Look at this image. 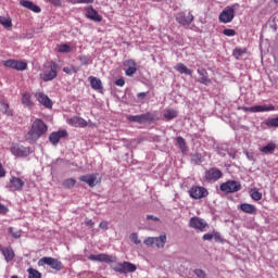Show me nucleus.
<instances>
[{"mask_svg": "<svg viewBox=\"0 0 278 278\" xmlns=\"http://www.w3.org/2000/svg\"><path fill=\"white\" fill-rule=\"evenodd\" d=\"M49 127L45 122L40 118H37L33 122L29 131L25 135V140L28 141L29 144H36L45 134H47Z\"/></svg>", "mask_w": 278, "mask_h": 278, "instance_id": "obj_1", "label": "nucleus"}, {"mask_svg": "<svg viewBox=\"0 0 278 278\" xmlns=\"http://www.w3.org/2000/svg\"><path fill=\"white\" fill-rule=\"evenodd\" d=\"M39 77L42 79V81H53V79L58 77V63L50 61L43 64Z\"/></svg>", "mask_w": 278, "mask_h": 278, "instance_id": "obj_2", "label": "nucleus"}, {"mask_svg": "<svg viewBox=\"0 0 278 278\" xmlns=\"http://www.w3.org/2000/svg\"><path fill=\"white\" fill-rule=\"evenodd\" d=\"M156 116L155 113L148 112L141 115H129L127 119L129 123H139V125H142V123H153Z\"/></svg>", "mask_w": 278, "mask_h": 278, "instance_id": "obj_3", "label": "nucleus"}, {"mask_svg": "<svg viewBox=\"0 0 278 278\" xmlns=\"http://www.w3.org/2000/svg\"><path fill=\"white\" fill-rule=\"evenodd\" d=\"M236 4L231 7H226L219 14L218 21L219 23H231L233 18H236Z\"/></svg>", "mask_w": 278, "mask_h": 278, "instance_id": "obj_4", "label": "nucleus"}, {"mask_svg": "<svg viewBox=\"0 0 278 278\" xmlns=\"http://www.w3.org/2000/svg\"><path fill=\"white\" fill-rule=\"evenodd\" d=\"M219 189L226 194H232L233 192H240V190H242V185H240V182L236 180H228L226 182H223Z\"/></svg>", "mask_w": 278, "mask_h": 278, "instance_id": "obj_5", "label": "nucleus"}, {"mask_svg": "<svg viewBox=\"0 0 278 278\" xmlns=\"http://www.w3.org/2000/svg\"><path fill=\"white\" fill-rule=\"evenodd\" d=\"M10 151L15 157H27L31 154V149L29 147H24L18 143H13Z\"/></svg>", "mask_w": 278, "mask_h": 278, "instance_id": "obj_6", "label": "nucleus"}, {"mask_svg": "<svg viewBox=\"0 0 278 278\" xmlns=\"http://www.w3.org/2000/svg\"><path fill=\"white\" fill-rule=\"evenodd\" d=\"M188 193L191 199H195V200L205 199L206 197L210 195V191H207L205 187H201V186H192L189 189Z\"/></svg>", "mask_w": 278, "mask_h": 278, "instance_id": "obj_7", "label": "nucleus"}, {"mask_svg": "<svg viewBox=\"0 0 278 278\" xmlns=\"http://www.w3.org/2000/svg\"><path fill=\"white\" fill-rule=\"evenodd\" d=\"M88 260H90V262H103L104 264H114L116 263L117 258L114 255L101 253V254H90L88 256Z\"/></svg>", "mask_w": 278, "mask_h": 278, "instance_id": "obj_8", "label": "nucleus"}, {"mask_svg": "<svg viewBox=\"0 0 278 278\" xmlns=\"http://www.w3.org/2000/svg\"><path fill=\"white\" fill-rule=\"evenodd\" d=\"M238 110H242V112H251L255 114L257 112H275V105H254V106H239Z\"/></svg>", "mask_w": 278, "mask_h": 278, "instance_id": "obj_9", "label": "nucleus"}, {"mask_svg": "<svg viewBox=\"0 0 278 278\" xmlns=\"http://www.w3.org/2000/svg\"><path fill=\"white\" fill-rule=\"evenodd\" d=\"M39 264H46L47 266H50V268H52L53 270H62V268H64V265H62V262L51 256H45L40 258Z\"/></svg>", "mask_w": 278, "mask_h": 278, "instance_id": "obj_10", "label": "nucleus"}, {"mask_svg": "<svg viewBox=\"0 0 278 278\" xmlns=\"http://www.w3.org/2000/svg\"><path fill=\"white\" fill-rule=\"evenodd\" d=\"M25 188V181L16 176H11L9 180V190L11 192H21Z\"/></svg>", "mask_w": 278, "mask_h": 278, "instance_id": "obj_11", "label": "nucleus"}, {"mask_svg": "<svg viewBox=\"0 0 278 278\" xmlns=\"http://www.w3.org/2000/svg\"><path fill=\"white\" fill-rule=\"evenodd\" d=\"M3 66L7 68H13L14 71H27V62L25 61L10 59L3 62Z\"/></svg>", "mask_w": 278, "mask_h": 278, "instance_id": "obj_12", "label": "nucleus"}, {"mask_svg": "<svg viewBox=\"0 0 278 278\" xmlns=\"http://www.w3.org/2000/svg\"><path fill=\"white\" fill-rule=\"evenodd\" d=\"M138 267L134 265V263L129 262H123L118 263L116 267H114L115 273H121V274H127V273H136Z\"/></svg>", "mask_w": 278, "mask_h": 278, "instance_id": "obj_13", "label": "nucleus"}, {"mask_svg": "<svg viewBox=\"0 0 278 278\" xmlns=\"http://www.w3.org/2000/svg\"><path fill=\"white\" fill-rule=\"evenodd\" d=\"M34 97L37 99L40 105H43V108H47L48 110L53 108V101H51V98H49V96L45 94L43 92L37 91L34 93Z\"/></svg>", "mask_w": 278, "mask_h": 278, "instance_id": "obj_14", "label": "nucleus"}, {"mask_svg": "<svg viewBox=\"0 0 278 278\" xmlns=\"http://www.w3.org/2000/svg\"><path fill=\"white\" fill-rule=\"evenodd\" d=\"M206 181H218L223 177V172L216 167H211L204 175Z\"/></svg>", "mask_w": 278, "mask_h": 278, "instance_id": "obj_15", "label": "nucleus"}, {"mask_svg": "<svg viewBox=\"0 0 278 278\" xmlns=\"http://www.w3.org/2000/svg\"><path fill=\"white\" fill-rule=\"evenodd\" d=\"M86 16L89 18V21H93V23H101L103 21V16L99 14L97 10H94V7L89 5L86 8Z\"/></svg>", "mask_w": 278, "mask_h": 278, "instance_id": "obj_16", "label": "nucleus"}, {"mask_svg": "<svg viewBox=\"0 0 278 278\" xmlns=\"http://www.w3.org/2000/svg\"><path fill=\"white\" fill-rule=\"evenodd\" d=\"M124 66L127 67V70L125 71L127 77H134V75H136V73L138 72V65L136 64V61L134 59L124 61Z\"/></svg>", "mask_w": 278, "mask_h": 278, "instance_id": "obj_17", "label": "nucleus"}, {"mask_svg": "<svg viewBox=\"0 0 278 278\" xmlns=\"http://www.w3.org/2000/svg\"><path fill=\"white\" fill-rule=\"evenodd\" d=\"M67 125H71V127H88V122L84 119V117L79 116H73L66 119Z\"/></svg>", "mask_w": 278, "mask_h": 278, "instance_id": "obj_18", "label": "nucleus"}, {"mask_svg": "<svg viewBox=\"0 0 278 278\" xmlns=\"http://www.w3.org/2000/svg\"><path fill=\"white\" fill-rule=\"evenodd\" d=\"M176 21L179 23V25H190L192 21H194V15H192L190 12L188 14L181 12L177 14Z\"/></svg>", "mask_w": 278, "mask_h": 278, "instance_id": "obj_19", "label": "nucleus"}, {"mask_svg": "<svg viewBox=\"0 0 278 278\" xmlns=\"http://www.w3.org/2000/svg\"><path fill=\"white\" fill-rule=\"evenodd\" d=\"M97 177H99V174H89V175H83L79 176V181H84V184H87L89 188H94L97 186Z\"/></svg>", "mask_w": 278, "mask_h": 278, "instance_id": "obj_20", "label": "nucleus"}, {"mask_svg": "<svg viewBox=\"0 0 278 278\" xmlns=\"http://www.w3.org/2000/svg\"><path fill=\"white\" fill-rule=\"evenodd\" d=\"M189 227H191V229H198L199 231H203V229L207 227V223L200 217H192L189 222Z\"/></svg>", "mask_w": 278, "mask_h": 278, "instance_id": "obj_21", "label": "nucleus"}, {"mask_svg": "<svg viewBox=\"0 0 278 278\" xmlns=\"http://www.w3.org/2000/svg\"><path fill=\"white\" fill-rule=\"evenodd\" d=\"M66 136H68V131L66 130H59V131H54L49 136V140L51 142V144H59L60 140H62V138H66Z\"/></svg>", "mask_w": 278, "mask_h": 278, "instance_id": "obj_22", "label": "nucleus"}, {"mask_svg": "<svg viewBox=\"0 0 278 278\" xmlns=\"http://www.w3.org/2000/svg\"><path fill=\"white\" fill-rule=\"evenodd\" d=\"M0 252L2 253L5 262H13L14 257H16V253H14V249L12 247H0Z\"/></svg>", "mask_w": 278, "mask_h": 278, "instance_id": "obj_23", "label": "nucleus"}, {"mask_svg": "<svg viewBox=\"0 0 278 278\" xmlns=\"http://www.w3.org/2000/svg\"><path fill=\"white\" fill-rule=\"evenodd\" d=\"M20 5H22V8H26V10H30V12H35V14H40V12H42L40 7L29 0H21Z\"/></svg>", "mask_w": 278, "mask_h": 278, "instance_id": "obj_24", "label": "nucleus"}, {"mask_svg": "<svg viewBox=\"0 0 278 278\" xmlns=\"http://www.w3.org/2000/svg\"><path fill=\"white\" fill-rule=\"evenodd\" d=\"M198 75H200V78L198 79L199 84H203L204 86H207L208 84H212V79H210V75L207 74V70L205 68H198Z\"/></svg>", "mask_w": 278, "mask_h": 278, "instance_id": "obj_25", "label": "nucleus"}, {"mask_svg": "<svg viewBox=\"0 0 278 278\" xmlns=\"http://www.w3.org/2000/svg\"><path fill=\"white\" fill-rule=\"evenodd\" d=\"M239 210L243 212L244 214H257V208L255 205L250 203H242L239 205Z\"/></svg>", "mask_w": 278, "mask_h": 278, "instance_id": "obj_26", "label": "nucleus"}, {"mask_svg": "<svg viewBox=\"0 0 278 278\" xmlns=\"http://www.w3.org/2000/svg\"><path fill=\"white\" fill-rule=\"evenodd\" d=\"M89 81L92 90H103V83L101 81V79L94 76H90Z\"/></svg>", "mask_w": 278, "mask_h": 278, "instance_id": "obj_27", "label": "nucleus"}, {"mask_svg": "<svg viewBox=\"0 0 278 278\" xmlns=\"http://www.w3.org/2000/svg\"><path fill=\"white\" fill-rule=\"evenodd\" d=\"M0 112L5 114V116H14V113L10 109V103H8L5 100L0 101Z\"/></svg>", "mask_w": 278, "mask_h": 278, "instance_id": "obj_28", "label": "nucleus"}, {"mask_svg": "<svg viewBox=\"0 0 278 278\" xmlns=\"http://www.w3.org/2000/svg\"><path fill=\"white\" fill-rule=\"evenodd\" d=\"M163 116L166 121H173V118H177V116H179V112L175 109H165Z\"/></svg>", "mask_w": 278, "mask_h": 278, "instance_id": "obj_29", "label": "nucleus"}, {"mask_svg": "<svg viewBox=\"0 0 278 278\" xmlns=\"http://www.w3.org/2000/svg\"><path fill=\"white\" fill-rule=\"evenodd\" d=\"M174 68L180 73V75H192L193 73L192 70L188 68L184 63H178Z\"/></svg>", "mask_w": 278, "mask_h": 278, "instance_id": "obj_30", "label": "nucleus"}, {"mask_svg": "<svg viewBox=\"0 0 278 278\" xmlns=\"http://www.w3.org/2000/svg\"><path fill=\"white\" fill-rule=\"evenodd\" d=\"M22 104L25 105V108H34V101L31 100V93H29V92L23 93Z\"/></svg>", "mask_w": 278, "mask_h": 278, "instance_id": "obj_31", "label": "nucleus"}, {"mask_svg": "<svg viewBox=\"0 0 278 278\" xmlns=\"http://www.w3.org/2000/svg\"><path fill=\"white\" fill-rule=\"evenodd\" d=\"M275 149H277V144L274 142H269L267 146H264L260 149L261 153H265V155H270L275 153Z\"/></svg>", "mask_w": 278, "mask_h": 278, "instance_id": "obj_32", "label": "nucleus"}, {"mask_svg": "<svg viewBox=\"0 0 278 278\" xmlns=\"http://www.w3.org/2000/svg\"><path fill=\"white\" fill-rule=\"evenodd\" d=\"M165 245H166V235L154 237V247L156 249H164Z\"/></svg>", "mask_w": 278, "mask_h": 278, "instance_id": "obj_33", "label": "nucleus"}, {"mask_svg": "<svg viewBox=\"0 0 278 278\" xmlns=\"http://www.w3.org/2000/svg\"><path fill=\"white\" fill-rule=\"evenodd\" d=\"M0 25L4 27L5 29H11L12 27V17H10L9 14L7 16H1L0 15Z\"/></svg>", "mask_w": 278, "mask_h": 278, "instance_id": "obj_34", "label": "nucleus"}, {"mask_svg": "<svg viewBox=\"0 0 278 278\" xmlns=\"http://www.w3.org/2000/svg\"><path fill=\"white\" fill-rule=\"evenodd\" d=\"M27 273H28V278H42V274H40L38 269L30 267L27 269Z\"/></svg>", "mask_w": 278, "mask_h": 278, "instance_id": "obj_35", "label": "nucleus"}, {"mask_svg": "<svg viewBox=\"0 0 278 278\" xmlns=\"http://www.w3.org/2000/svg\"><path fill=\"white\" fill-rule=\"evenodd\" d=\"M250 197L253 199V201H262V192H260L257 189H252Z\"/></svg>", "mask_w": 278, "mask_h": 278, "instance_id": "obj_36", "label": "nucleus"}, {"mask_svg": "<svg viewBox=\"0 0 278 278\" xmlns=\"http://www.w3.org/2000/svg\"><path fill=\"white\" fill-rule=\"evenodd\" d=\"M77 180L75 178H67L63 181V188H75Z\"/></svg>", "mask_w": 278, "mask_h": 278, "instance_id": "obj_37", "label": "nucleus"}, {"mask_svg": "<svg viewBox=\"0 0 278 278\" xmlns=\"http://www.w3.org/2000/svg\"><path fill=\"white\" fill-rule=\"evenodd\" d=\"M59 53H71V46L67 43H62L58 46Z\"/></svg>", "mask_w": 278, "mask_h": 278, "instance_id": "obj_38", "label": "nucleus"}, {"mask_svg": "<svg viewBox=\"0 0 278 278\" xmlns=\"http://www.w3.org/2000/svg\"><path fill=\"white\" fill-rule=\"evenodd\" d=\"M8 231H9V233H10V236H12V238H15V240L18 239V238H21V236L23 235V231H21V230H14L13 227H10V228L8 229Z\"/></svg>", "mask_w": 278, "mask_h": 278, "instance_id": "obj_39", "label": "nucleus"}, {"mask_svg": "<svg viewBox=\"0 0 278 278\" xmlns=\"http://www.w3.org/2000/svg\"><path fill=\"white\" fill-rule=\"evenodd\" d=\"M177 144L179 146V149H181V151H186L187 147H186V139H184V137H177Z\"/></svg>", "mask_w": 278, "mask_h": 278, "instance_id": "obj_40", "label": "nucleus"}, {"mask_svg": "<svg viewBox=\"0 0 278 278\" xmlns=\"http://www.w3.org/2000/svg\"><path fill=\"white\" fill-rule=\"evenodd\" d=\"M78 60H79L81 66H88V64H90V58H88L86 55L78 56Z\"/></svg>", "mask_w": 278, "mask_h": 278, "instance_id": "obj_41", "label": "nucleus"}, {"mask_svg": "<svg viewBox=\"0 0 278 278\" xmlns=\"http://www.w3.org/2000/svg\"><path fill=\"white\" fill-rule=\"evenodd\" d=\"M266 125L267 127H278V117L267 119Z\"/></svg>", "mask_w": 278, "mask_h": 278, "instance_id": "obj_42", "label": "nucleus"}, {"mask_svg": "<svg viewBox=\"0 0 278 278\" xmlns=\"http://www.w3.org/2000/svg\"><path fill=\"white\" fill-rule=\"evenodd\" d=\"M143 244H146V247H153L155 244V237H148L144 239Z\"/></svg>", "mask_w": 278, "mask_h": 278, "instance_id": "obj_43", "label": "nucleus"}, {"mask_svg": "<svg viewBox=\"0 0 278 278\" xmlns=\"http://www.w3.org/2000/svg\"><path fill=\"white\" fill-rule=\"evenodd\" d=\"M63 73H66V75H73V73H77V68H75L74 65L70 67H63Z\"/></svg>", "mask_w": 278, "mask_h": 278, "instance_id": "obj_44", "label": "nucleus"}, {"mask_svg": "<svg viewBox=\"0 0 278 278\" xmlns=\"http://www.w3.org/2000/svg\"><path fill=\"white\" fill-rule=\"evenodd\" d=\"M224 36H228L229 38L236 36V30L231 28H225L223 30Z\"/></svg>", "mask_w": 278, "mask_h": 278, "instance_id": "obj_45", "label": "nucleus"}, {"mask_svg": "<svg viewBox=\"0 0 278 278\" xmlns=\"http://www.w3.org/2000/svg\"><path fill=\"white\" fill-rule=\"evenodd\" d=\"M193 273L198 278H207V274L203 269H194Z\"/></svg>", "mask_w": 278, "mask_h": 278, "instance_id": "obj_46", "label": "nucleus"}, {"mask_svg": "<svg viewBox=\"0 0 278 278\" xmlns=\"http://www.w3.org/2000/svg\"><path fill=\"white\" fill-rule=\"evenodd\" d=\"M68 3H72L73 5L77 3H94V0H67Z\"/></svg>", "mask_w": 278, "mask_h": 278, "instance_id": "obj_47", "label": "nucleus"}, {"mask_svg": "<svg viewBox=\"0 0 278 278\" xmlns=\"http://www.w3.org/2000/svg\"><path fill=\"white\" fill-rule=\"evenodd\" d=\"M130 240H131V242H134V244H140V242H141L136 232H132L130 235Z\"/></svg>", "mask_w": 278, "mask_h": 278, "instance_id": "obj_48", "label": "nucleus"}, {"mask_svg": "<svg viewBox=\"0 0 278 278\" xmlns=\"http://www.w3.org/2000/svg\"><path fill=\"white\" fill-rule=\"evenodd\" d=\"M49 3L55 5L56 8H62V0H48Z\"/></svg>", "mask_w": 278, "mask_h": 278, "instance_id": "obj_49", "label": "nucleus"}, {"mask_svg": "<svg viewBox=\"0 0 278 278\" xmlns=\"http://www.w3.org/2000/svg\"><path fill=\"white\" fill-rule=\"evenodd\" d=\"M7 212H10V210L0 202V214L5 215Z\"/></svg>", "mask_w": 278, "mask_h": 278, "instance_id": "obj_50", "label": "nucleus"}, {"mask_svg": "<svg viewBox=\"0 0 278 278\" xmlns=\"http://www.w3.org/2000/svg\"><path fill=\"white\" fill-rule=\"evenodd\" d=\"M202 240H207V241L214 240V232L203 235Z\"/></svg>", "mask_w": 278, "mask_h": 278, "instance_id": "obj_51", "label": "nucleus"}, {"mask_svg": "<svg viewBox=\"0 0 278 278\" xmlns=\"http://www.w3.org/2000/svg\"><path fill=\"white\" fill-rule=\"evenodd\" d=\"M233 55H239V56L244 55V50H242L241 48H236L233 50Z\"/></svg>", "mask_w": 278, "mask_h": 278, "instance_id": "obj_52", "label": "nucleus"}, {"mask_svg": "<svg viewBox=\"0 0 278 278\" xmlns=\"http://www.w3.org/2000/svg\"><path fill=\"white\" fill-rule=\"evenodd\" d=\"M85 225L86 227H89L90 229H92V227H94V222H92V219H85Z\"/></svg>", "mask_w": 278, "mask_h": 278, "instance_id": "obj_53", "label": "nucleus"}, {"mask_svg": "<svg viewBox=\"0 0 278 278\" xmlns=\"http://www.w3.org/2000/svg\"><path fill=\"white\" fill-rule=\"evenodd\" d=\"M99 228H100V229H103L104 231H106V229H109V224H108V222H101V223L99 224Z\"/></svg>", "mask_w": 278, "mask_h": 278, "instance_id": "obj_54", "label": "nucleus"}, {"mask_svg": "<svg viewBox=\"0 0 278 278\" xmlns=\"http://www.w3.org/2000/svg\"><path fill=\"white\" fill-rule=\"evenodd\" d=\"M115 85L119 86V88H123V86H125V78L117 79Z\"/></svg>", "mask_w": 278, "mask_h": 278, "instance_id": "obj_55", "label": "nucleus"}, {"mask_svg": "<svg viewBox=\"0 0 278 278\" xmlns=\"http://www.w3.org/2000/svg\"><path fill=\"white\" fill-rule=\"evenodd\" d=\"M147 220L160 222V217H155V216H153V215H147Z\"/></svg>", "mask_w": 278, "mask_h": 278, "instance_id": "obj_56", "label": "nucleus"}, {"mask_svg": "<svg viewBox=\"0 0 278 278\" xmlns=\"http://www.w3.org/2000/svg\"><path fill=\"white\" fill-rule=\"evenodd\" d=\"M5 176V169L3 168V165L0 163V177Z\"/></svg>", "mask_w": 278, "mask_h": 278, "instance_id": "obj_57", "label": "nucleus"}, {"mask_svg": "<svg viewBox=\"0 0 278 278\" xmlns=\"http://www.w3.org/2000/svg\"><path fill=\"white\" fill-rule=\"evenodd\" d=\"M213 238H214L216 241L220 240V233H218V232H213Z\"/></svg>", "mask_w": 278, "mask_h": 278, "instance_id": "obj_58", "label": "nucleus"}, {"mask_svg": "<svg viewBox=\"0 0 278 278\" xmlns=\"http://www.w3.org/2000/svg\"><path fill=\"white\" fill-rule=\"evenodd\" d=\"M137 97L138 99H144V97H147V92H139Z\"/></svg>", "mask_w": 278, "mask_h": 278, "instance_id": "obj_59", "label": "nucleus"}, {"mask_svg": "<svg viewBox=\"0 0 278 278\" xmlns=\"http://www.w3.org/2000/svg\"><path fill=\"white\" fill-rule=\"evenodd\" d=\"M275 1V3H278V0H274Z\"/></svg>", "mask_w": 278, "mask_h": 278, "instance_id": "obj_60", "label": "nucleus"}]
</instances>
